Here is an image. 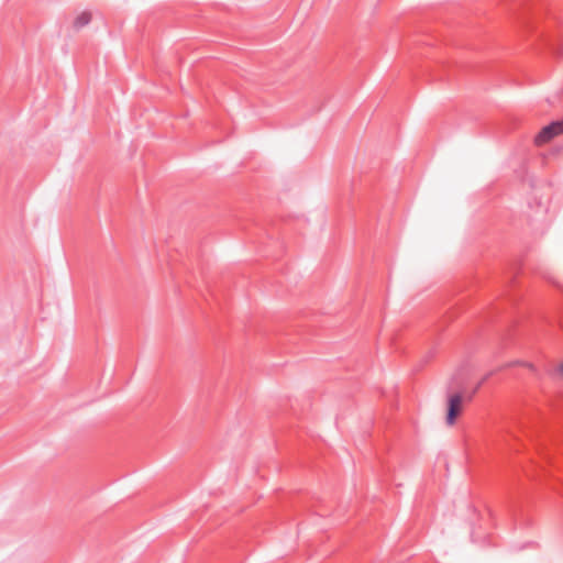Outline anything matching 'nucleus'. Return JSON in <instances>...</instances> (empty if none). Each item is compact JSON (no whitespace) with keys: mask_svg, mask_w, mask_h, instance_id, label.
I'll list each match as a JSON object with an SVG mask.
<instances>
[{"mask_svg":"<svg viewBox=\"0 0 563 563\" xmlns=\"http://www.w3.org/2000/svg\"><path fill=\"white\" fill-rule=\"evenodd\" d=\"M463 396L460 393L451 395L448 399L446 423L452 426L462 411Z\"/></svg>","mask_w":563,"mask_h":563,"instance_id":"2","label":"nucleus"},{"mask_svg":"<svg viewBox=\"0 0 563 563\" xmlns=\"http://www.w3.org/2000/svg\"><path fill=\"white\" fill-rule=\"evenodd\" d=\"M560 371L563 374V364L561 365Z\"/></svg>","mask_w":563,"mask_h":563,"instance_id":"5","label":"nucleus"},{"mask_svg":"<svg viewBox=\"0 0 563 563\" xmlns=\"http://www.w3.org/2000/svg\"><path fill=\"white\" fill-rule=\"evenodd\" d=\"M90 20H91L90 13L82 12L74 21V26H75V29L79 30V29L86 26L87 24H89Z\"/></svg>","mask_w":563,"mask_h":563,"instance_id":"3","label":"nucleus"},{"mask_svg":"<svg viewBox=\"0 0 563 563\" xmlns=\"http://www.w3.org/2000/svg\"><path fill=\"white\" fill-rule=\"evenodd\" d=\"M488 376L486 377H483L482 382H479V384L477 385L476 389L487 379Z\"/></svg>","mask_w":563,"mask_h":563,"instance_id":"4","label":"nucleus"},{"mask_svg":"<svg viewBox=\"0 0 563 563\" xmlns=\"http://www.w3.org/2000/svg\"><path fill=\"white\" fill-rule=\"evenodd\" d=\"M562 133H563V119L552 121L550 124L543 126L541 129V131L536 135L534 143L537 145H543Z\"/></svg>","mask_w":563,"mask_h":563,"instance_id":"1","label":"nucleus"}]
</instances>
